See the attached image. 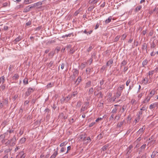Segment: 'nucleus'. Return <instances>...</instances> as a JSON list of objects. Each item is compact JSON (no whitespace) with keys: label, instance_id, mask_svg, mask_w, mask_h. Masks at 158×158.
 <instances>
[{"label":"nucleus","instance_id":"42","mask_svg":"<svg viewBox=\"0 0 158 158\" xmlns=\"http://www.w3.org/2000/svg\"><path fill=\"white\" fill-rule=\"evenodd\" d=\"M127 36V35L125 34H123L121 36V40H124Z\"/></svg>","mask_w":158,"mask_h":158},{"label":"nucleus","instance_id":"60","mask_svg":"<svg viewBox=\"0 0 158 158\" xmlns=\"http://www.w3.org/2000/svg\"><path fill=\"white\" fill-rule=\"evenodd\" d=\"M36 99H35V98L33 99L31 102V103L32 104H35L36 102Z\"/></svg>","mask_w":158,"mask_h":158},{"label":"nucleus","instance_id":"44","mask_svg":"<svg viewBox=\"0 0 158 158\" xmlns=\"http://www.w3.org/2000/svg\"><path fill=\"white\" fill-rule=\"evenodd\" d=\"M146 146V144H143L141 146V147H140V149L141 150V151H142L143 150H144Z\"/></svg>","mask_w":158,"mask_h":158},{"label":"nucleus","instance_id":"35","mask_svg":"<svg viewBox=\"0 0 158 158\" xmlns=\"http://www.w3.org/2000/svg\"><path fill=\"white\" fill-rule=\"evenodd\" d=\"M7 133H4L0 135V137L1 138L3 139H5V138L6 137V135H7L6 134Z\"/></svg>","mask_w":158,"mask_h":158},{"label":"nucleus","instance_id":"30","mask_svg":"<svg viewBox=\"0 0 158 158\" xmlns=\"http://www.w3.org/2000/svg\"><path fill=\"white\" fill-rule=\"evenodd\" d=\"M127 64V62L126 60H124L121 63V68L123 66H125Z\"/></svg>","mask_w":158,"mask_h":158},{"label":"nucleus","instance_id":"20","mask_svg":"<svg viewBox=\"0 0 158 158\" xmlns=\"http://www.w3.org/2000/svg\"><path fill=\"white\" fill-rule=\"evenodd\" d=\"M82 80L81 77V76H79L75 81V83H76L77 85H78L80 82Z\"/></svg>","mask_w":158,"mask_h":158},{"label":"nucleus","instance_id":"59","mask_svg":"<svg viewBox=\"0 0 158 158\" xmlns=\"http://www.w3.org/2000/svg\"><path fill=\"white\" fill-rule=\"evenodd\" d=\"M81 102L80 101H79L77 102V106L80 107L81 105Z\"/></svg>","mask_w":158,"mask_h":158},{"label":"nucleus","instance_id":"54","mask_svg":"<svg viewBox=\"0 0 158 158\" xmlns=\"http://www.w3.org/2000/svg\"><path fill=\"white\" fill-rule=\"evenodd\" d=\"M93 48V47L92 46H90L87 49V51L88 52H89L91 51Z\"/></svg>","mask_w":158,"mask_h":158},{"label":"nucleus","instance_id":"25","mask_svg":"<svg viewBox=\"0 0 158 158\" xmlns=\"http://www.w3.org/2000/svg\"><path fill=\"white\" fill-rule=\"evenodd\" d=\"M142 7V6L141 5H139L137 6L135 9V11L136 12H138L140 10Z\"/></svg>","mask_w":158,"mask_h":158},{"label":"nucleus","instance_id":"2","mask_svg":"<svg viewBox=\"0 0 158 158\" xmlns=\"http://www.w3.org/2000/svg\"><path fill=\"white\" fill-rule=\"evenodd\" d=\"M35 89V88H29L28 89L27 91L26 92V96L27 97L29 96L31 93H32L34 91Z\"/></svg>","mask_w":158,"mask_h":158},{"label":"nucleus","instance_id":"55","mask_svg":"<svg viewBox=\"0 0 158 158\" xmlns=\"http://www.w3.org/2000/svg\"><path fill=\"white\" fill-rule=\"evenodd\" d=\"M70 54H73L75 52V50L73 48H72L70 49Z\"/></svg>","mask_w":158,"mask_h":158},{"label":"nucleus","instance_id":"8","mask_svg":"<svg viewBox=\"0 0 158 158\" xmlns=\"http://www.w3.org/2000/svg\"><path fill=\"white\" fill-rule=\"evenodd\" d=\"M73 75L75 78L78 76L79 71L77 69H73Z\"/></svg>","mask_w":158,"mask_h":158},{"label":"nucleus","instance_id":"6","mask_svg":"<svg viewBox=\"0 0 158 158\" xmlns=\"http://www.w3.org/2000/svg\"><path fill=\"white\" fill-rule=\"evenodd\" d=\"M32 8H33V7L32 5H29L24 9L23 12L25 13L29 12L30 10Z\"/></svg>","mask_w":158,"mask_h":158},{"label":"nucleus","instance_id":"1","mask_svg":"<svg viewBox=\"0 0 158 158\" xmlns=\"http://www.w3.org/2000/svg\"><path fill=\"white\" fill-rule=\"evenodd\" d=\"M16 137L15 135H14L11 139L9 140L10 146H14L16 144Z\"/></svg>","mask_w":158,"mask_h":158},{"label":"nucleus","instance_id":"23","mask_svg":"<svg viewBox=\"0 0 158 158\" xmlns=\"http://www.w3.org/2000/svg\"><path fill=\"white\" fill-rule=\"evenodd\" d=\"M148 63V61L147 59H145L143 61L142 63V65L143 67H145L146 65Z\"/></svg>","mask_w":158,"mask_h":158},{"label":"nucleus","instance_id":"24","mask_svg":"<svg viewBox=\"0 0 158 158\" xmlns=\"http://www.w3.org/2000/svg\"><path fill=\"white\" fill-rule=\"evenodd\" d=\"M58 152L57 151H56L51 156L50 158H55Z\"/></svg>","mask_w":158,"mask_h":158},{"label":"nucleus","instance_id":"31","mask_svg":"<svg viewBox=\"0 0 158 158\" xmlns=\"http://www.w3.org/2000/svg\"><path fill=\"white\" fill-rule=\"evenodd\" d=\"M19 78V76L18 75V74L15 73L14 74L13 77V79L15 80H17Z\"/></svg>","mask_w":158,"mask_h":158},{"label":"nucleus","instance_id":"19","mask_svg":"<svg viewBox=\"0 0 158 158\" xmlns=\"http://www.w3.org/2000/svg\"><path fill=\"white\" fill-rule=\"evenodd\" d=\"M147 45L146 43H144L142 45V49L143 50H146V52H147Z\"/></svg>","mask_w":158,"mask_h":158},{"label":"nucleus","instance_id":"5","mask_svg":"<svg viewBox=\"0 0 158 158\" xmlns=\"http://www.w3.org/2000/svg\"><path fill=\"white\" fill-rule=\"evenodd\" d=\"M89 102H85L84 104V106H82L81 109V112L84 111L85 110L88 108L89 107Z\"/></svg>","mask_w":158,"mask_h":158},{"label":"nucleus","instance_id":"9","mask_svg":"<svg viewBox=\"0 0 158 158\" xmlns=\"http://www.w3.org/2000/svg\"><path fill=\"white\" fill-rule=\"evenodd\" d=\"M2 103L4 106H7L8 104V99L7 98H6L3 99Z\"/></svg>","mask_w":158,"mask_h":158},{"label":"nucleus","instance_id":"12","mask_svg":"<svg viewBox=\"0 0 158 158\" xmlns=\"http://www.w3.org/2000/svg\"><path fill=\"white\" fill-rule=\"evenodd\" d=\"M85 135V134H84L81 135L80 136V139L82 140L84 142L86 141V137Z\"/></svg>","mask_w":158,"mask_h":158},{"label":"nucleus","instance_id":"57","mask_svg":"<svg viewBox=\"0 0 158 158\" xmlns=\"http://www.w3.org/2000/svg\"><path fill=\"white\" fill-rule=\"evenodd\" d=\"M143 81H146V83H145L146 84H147V83H149V82H148V78L145 77L143 79Z\"/></svg>","mask_w":158,"mask_h":158},{"label":"nucleus","instance_id":"17","mask_svg":"<svg viewBox=\"0 0 158 158\" xmlns=\"http://www.w3.org/2000/svg\"><path fill=\"white\" fill-rule=\"evenodd\" d=\"M124 122L125 121L123 120L122 121L119 122L117 125V127L118 128L122 126Z\"/></svg>","mask_w":158,"mask_h":158},{"label":"nucleus","instance_id":"33","mask_svg":"<svg viewBox=\"0 0 158 158\" xmlns=\"http://www.w3.org/2000/svg\"><path fill=\"white\" fill-rule=\"evenodd\" d=\"M111 19H112L111 17H109L108 19H106L105 20V23H109V22H110L111 21Z\"/></svg>","mask_w":158,"mask_h":158},{"label":"nucleus","instance_id":"46","mask_svg":"<svg viewBox=\"0 0 158 158\" xmlns=\"http://www.w3.org/2000/svg\"><path fill=\"white\" fill-rule=\"evenodd\" d=\"M23 82L25 84H27L28 83V79L27 78H25L23 81Z\"/></svg>","mask_w":158,"mask_h":158},{"label":"nucleus","instance_id":"26","mask_svg":"<svg viewBox=\"0 0 158 158\" xmlns=\"http://www.w3.org/2000/svg\"><path fill=\"white\" fill-rule=\"evenodd\" d=\"M154 70L149 71V72L148 75L149 76V78H151V76H152V75L154 74Z\"/></svg>","mask_w":158,"mask_h":158},{"label":"nucleus","instance_id":"61","mask_svg":"<svg viewBox=\"0 0 158 158\" xmlns=\"http://www.w3.org/2000/svg\"><path fill=\"white\" fill-rule=\"evenodd\" d=\"M66 148H65L62 147L61 148L60 151L61 152H64V151L65 150H66Z\"/></svg>","mask_w":158,"mask_h":158},{"label":"nucleus","instance_id":"28","mask_svg":"<svg viewBox=\"0 0 158 158\" xmlns=\"http://www.w3.org/2000/svg\"><path fill=\"white\" fill-rule=\"evenodd\" d=\"M14 130L12 129H10V128H9V130H8L6 133H7V135H8V133H9L10 134H11L12 133H14Z\"/></svg>","mask_w":158,"mask_h":158},{"label":"nucleus","instance_id":"3","mask_svg":"<svg viewBox=\"0 0 158 158\" xmlns=\"http://www.w3.org/2000/svg\"><path fill=\"white\" fill-rule=\"evenodd\" d=\"M143 113V112L142 111H140L139 112V114L137 115V117L135 119L136 123L138 122L141 119L142 116V114Z\"/></svg>","mask_w":158,"mask_h":158},{"label":"nucleus","instance_id":"16","mask_svg":"<svg viewBox=\"0 0 158 158\" xmlns=\"http://www.w3.org/2000/svg\"><path fill=\"white\" fill-rule=\"evenodd\" d=\"M118 106L117 105H114V107L113 108V109L112 110L111 113L113 114H115L116 113L117 110L118 108L116 107L117 106Z\"/></svg>","mask_w":158,"mask_h":158},{"label":"nucleus","instance_id":"49","mask_svg":"<svg viewBox=\"0 0 158 158\" xmlns=\"http://www.w3.org/2000/svg\"><path fill=\"white\" fill-rule=\"evenodd\" d=\"M147 110V108L145 107H143L141 108L140 109V111H142L143 112V111H145Z\"/></svg>","mask_w":158,"mask_h":158},{"label":"nucleus","instance_id":"39","mask_svg":"<svg viewBox=\"0 0 158 158\" xmlns=\"http://www.w3.org/2000/svg\"><path fill=\"white\" fill-rule=\"evenodd\" d=\"M91 139L89 137H88L87 138L86 137V141H87L86 142H85V143H89L91 141Z\"/></svg>","mask_w":158,"mask_h":158},{"label":"nucleus","instance_id":"47","mask_svg":"<svg viewBox=\"0 0 158 158\" xmlns=\"http://www.w3.org/2000/svg\"><path fill=\"white\" fill-rule=\"evenodd\" d=\"M147 154L146 153H143L141 156V158H146Z\"/></svg>","mask_w":158,"mask_h":158},{"label":"nucleus","instance_id":"32","mask_svg":"<svg viewBox=\"0 0 158 158\" xmlns=\"http://www.w3.org/2000/svg\"><path fill=\"white\" fill-rule=\"evenodd\" d=\"M91 84V81H88L86 83L85 88H86L88 87H89Z\"/></svg>","mask_w":158,"mask_h":158},{"label":"nucleus","instance_id":"4","mask_svg":"<svg viewBox=\"0 0 158 158\" xmlns=\"http://www.w3.org/2000/svg\"><path fill=\"white\" fill-rule=\"evenodd\" d=\"M157 41L155 39H154L151 44V48H154L157 44Z\"/></svg>","mask_w":158,"mask_h":158},{"label":"nucleus","instance_id":"64","mask_svg":"<svg viewBox=\"0 0 158 158\" xmlns=\"http://www.w3.org/2000/svg\"><path fill=\"white\" fill-rule=\"evenodd\" d=\"M94 8V6H92L90 7H89L88 8V10L89 11H90L91 10L93 9Z\"/></svg>","mask_w":158,"mask_h":158},{"label":"nucleus","instance_id":"15","mask_svg":"<svg viewBox=\"0 0 158 158\" xmlns=\"http://www.w3.org/2000/svg\"><path fill=\"white\" fill-rule=\"evenodd\" d=\"M149 140L150 141L148 142V144H150V145L154 144L155 143V140L152 139V137L149 139Z\"/></svg>","mask_w":158,"mask_h":158},{"label":"nucleus","instance_id":"10","mask_svg":"<svg viewBox=\"0 0 158 158\" xmlns=\"http://www.w3.org/2000/svg\"><path fill=\"white\" fill-rule=\"evenodd\" d=\"M122 93V91L121 90H119V89H117V91L116 93V96H115V98L114 99V101L115 100V99H116V98H118L120 96H121Z\"/></svg>","mask_w":158,"mask_h":158},{"label":"nucleus","instance_id":"51","mask_svg":"<svg viewBox=\"0 0 158 158\" xmlns=\"http://www.w3.org/2000/svg\"><path fill=\"white\" fill-rule=\"evenodd\" d=\"M91 70V69L89 68H88L86 69V72L87 74H89V73Z\"/></svg>","mask_w":158,"mask_h":158},{"label":"nucleus","instance_id":"40","mask_svg":"<svg viewBox=\"0 0 158 158\" xmlns=\"http://www.w3.org/2000/svg\"><path fill=\"white\" fill-rule=\"evenodd\" d=\"M54 63V62L53 61H51L50 63L48 64V66L49 68H50L51 67L52 65Z\"/></svg>","mask_w":158,"mask_h":158},{"label":"nucleus","instance_id":"63","mask_svg":"<svg viewBox=\"0 0 158 158\" xmlns=\"http://www.w3.org/2000/svg\"><path fill=\"white\" fill-rule=\"evenodd\" d=\"M124 86L123 85H122L121 86H120L118 88V89H119V90H121H121L124 89Z\"/></svg>","mask_w":158,"mask_h":158},{"label":"nucleus","instance_id":"34","mask_svg":"<svg viewBox=\"0 0 158 158\" xmlns=\"http://www.w3.org/2000/svg\"><path fill=\"white\" fill-rule=\"evenodd\" d=\"M6 88V85H2L0 86V89H1L3 91Z\"/></svg>","mask_w":158,"mask_h":158},{"label":"nucleus","instance_id":"14","mask_svg":"<svg viewBox=\"0 0 158 158\" xmlns=\"http://www.w3.org/2000/svg\"><path fill=\"white\" fill-rule=\"evenodd\" d=\"M152 97V96H150V94L148 95V96L145 99L144 101V103L148 102L150 100L151 98Z\"/></svg>","mask_w":158,"mask_h":158},{"label":"nucleus","instance_id":"21","mask_svg":"<svg viewBox=\"0 0 158 158\" xmlns=\"http://www.w3.org/2000/svg\"><path fill=\"white\" fill-rule=\"evenodd\" d=\"M157 104H156V102L152 104H151L149 108L150 109H152L153 108H155L156 107Z\"/></svg>","mask_w":158,"mask_h":158},{"label":"nucleus","instance_id":"43","mask_svg":"<svg viewBox=\"0 0 158 158\" xmlns=\"http://www.w3.org/2000/svg\"><path fill=\"white\" fill-rule=\"evenodd\" d=\"M142 139V138L141 136H140V137L136 139L135 141V142L136 143H138Z\"/></svg>","mask_w":158,"mask_h":158},{"label":"nucleus","instance_id":"11","mask_svg":"<svg viewBox=\"0 0 158 158\" xmlns=\"http://www.w3.org/2000/svg\"><path fill=\"white\" fill-rule=\"evenodd\" d=\"M42 4V2H39L36 3H34L33 4H32L33 7L34 8L35 6H41Z\"/></svg>","mask_w":158,"mask_h":158},{"label":"nucleus","instance_id":"58","mask_svg":"<svg viewBox=\"0 0 158 158\" xmlns=\"http://www.w3.org/2000/svg\"><path fill=\"white\" fill-rule=\"evenodd\" d=\"M77 94V91H74L73 92L72 95L73 96V97H74Z\"/></svg>","mask_w":158,"mask_h":158},{"label":"nucleus","instance_id":"53","mask_svg":"<svg viewBox=\"0 0 158 158\" xmlns=\"http://www.w3.org/2000/svg\"><path fill=\"white\" fill-rule=\"evenodd\" d=\"M131 80L130 79H129L127 81L126 83V85L127 86H128L131 82Z\"/></svg>","mask_w":158,"mask_h":158},{"label":"nucleus","instance_id":"48","mask_svg":"<svg viewBox=\"0 0 158 158\" xmlns=\"http://www.w3.org/2000/svg\"><path fill=\"white\" fill-rule=\"evenodd\" d=\"M86 63H82L81 64V68L82 69H84L85 66H86Z\"/></svg>","mask_w":158,"mask_h":158},{"label":"nucleus","instance_id":"52","mask_svg":"<svg viewBox=\"0 0 158 158\" xmlns=\"http://www.w3.org/2000/svg\"><path fill=\"white\" fill-rule=\"evenodd\" d=\"M127 152L126 154V155L128 156H131V151H130V150H127Z\"/></svg>","mask_w":158,"mask_h":158},{"label":"nucleus","instance_id":"56","mask_svg":"<svg viewBox=\"0 0 158 158\" xmlns=\"http://www.w3.org/2000/svg\"><path fill=\"white\" fill-rule=\"evenodd\" d=\"M79 12H80V11L79 10L76 11L74 13V15L75 16H77V15L79 13Z\"/></svg>","mask_w":158,"mask_h":158},{"label":"nucleus","instance_id":"18","mask_svg":"<svg viewBox=\"0 0 158 158\" xmlns=\"http://www.w3.org/2000/svg\"><path fill=\"white\" fill-rule=\"evenodd\" d=\"M113 60L112 59H110L107 63L106 65L107 66H110L111 67V65L113 63Z\"/></svg>","mask_w":158,"mask_h":158},{"label":"nucleus","instance_id":"29","mask_svg":"<svg viewBox=\"0 0 158 158\" xmlns=\"http://www.w3.org/2000/svg\"><path fill=\"white\" fill-rule=\"evenodd\" d=\"M109 146L108 145H106L104 146L102 148V150L103 151H105L108 148Z\"/></svg>","mask_w":158,"mask_h":158},{"label":"nucleus","instance_id":"45","mask_svg":"<svg viewBox=\"0 0 158 158\" xmlns=\"http://www.w3.org/2000/svg\"><path fill=\"white\" fill-rule=\"evenodd\" d=\"M70 100V97H69V95H68L67 97L65 98L64 99V100L66 102H68Z\"/></svg>","mask_w":158,"mask_h":158},{"label":"nucleus","instance_id":"36","mask_svg":"<svg viewBox=\"0 0 158 158\" xmlns=\"http://www.w3.org/2000/svg\"><path fill=\"white\" fill-rule=\"evenodd\" d=\"M26 140V138H25L23 137L20 140V142L21 143H24Z\"/></svg>","mask_w":158,"mask_h":158},{"label":"nucleus","instance_id":"27","mask_svg":"<svg viewBox=\"0 0 158 158\" xmlns=\"http://www.w3.org/2000/svg\"><path fill=\"white\" fill-rule=\"evenodd\" d=\"M158 152L156 151H154L152 152V153L151 155V158H154L156 154Z\"/></svg>","mask_w":158,"mask_h":158},{"label":"nucleus","instance_id":"7","mask_svg":"<svg viewBox=\"0 0 158 158\" xmlns=\"http://www.w3.org/2000/svg\"><path fill=\"white\" fill-rule=\"evenodd\" d=\"M145 128H143V127L140 128L137 132V134L138 135H140L141 136L142 134L144 132Z\"/></svg>","mask_w":158,"mask_h":158},{"label":"nucleus","instance_id":"41","mask_svg":"<svg viewBox=\"0 0 158 158\" xmlns=\"http://www.w3.org/2000/svg\"><path fill=\"white\" fill-rule=\"evenodd\" d=\"M155 91L154 89H153L152 90L151 92H150V96H152V97L155 94Z\"/></svg>","mask_w":158,"mask_h":158},{"label":"nucleus","instance_id":"50","mask_svg":"<svg viewBox=\"0 0 158 158\" xmlns=\"http://www.w3.org/2000/svg\"><path fill=\"white\" fill-rule=\"evenodd\" d=\"M67 143L66 142H64L60 143V147L63 146L64 145H65Z\"/></svg>","mask_w":158,"mask_h":158},{"label":"nucleus","instance_id":"62","mask_svg":"<svg viewBox=\"0 0 158 158\" xmlns=\"http://www.w3.org/2000/svg\"><path fill=\"white\" fill-rule=\"evenodd\" d=\"M23 112V110L22 108H20L19 110V114H21Z\"/></svg>","mask_w":158,"mask_h":158},{"label":"nucleus","instance_id":"22","mask_svg":"<svg viewBox=\"0 0 158 158\" xmlns=\"http://www.w3.org/2000/svg\"><path fill=\"white\" fill-rule=\"evenodd\" d=\"M33 2V0H25L24 1V3L25 4H27L31 3Z\"/></svg>","mask_w":158,"mask_h":158},{"label":"nucleus","instance_id":"38","mask_svg":"<svg viewBox=\"0 0 158 158\" xmlns=\"http://www.w3.org/2000/svg\"><path fill=\"white\" fill-rule=\"evenodd\" d=\"M120 37V36L119 35L116 36L114 40V42H117L118 41Z\"/></svg>","mask_w":158,"mask_h":158},{"label":"nucleus","instance_id":"37","mask_svg":"<svg viewBox=\"0 0 158 158\" xmlns=\"http://www.w3.org/2000/svg\"><path fill=\"white\" fill-rule=\"evenodd\" d=\"M54 84L53 83H49L47 85V87L48 88H50L53 86Z\"/></svg>","mask_w":158,"mask_h":158},{"label":"nucleus","instance_id":"13","mask_svg":"<svg viewBox=\"0 0 158 158\" xmlns=\"http://www.w3.org/2000/svg\"><path fill=\"white\" fill-rule=\"evenodd\" d=\"M22 39V38L20 36H18L14 40V43L16 44L17 43L19 42L20 40Z\"/></svg>","mask_w":158,"mask_h":158}]
</instances>
